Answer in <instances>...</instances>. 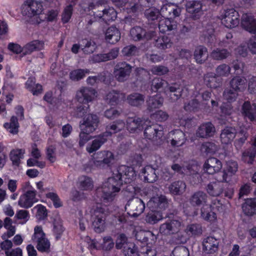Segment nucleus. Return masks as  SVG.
I'll return each instance as SVG.
<instances>
[{
	"mask_svg": "<svg viewBox=\"0 0 256 256\" xmlns=\"http://www.w3.org/2000/svg\"><path fill=\"white\" fill-rule=\"evenodd\" d=\"M186 10L190 14V17L194 20L200 18L202 14V4L200 1L192 0L186 2Z\"/></svg>",
	"mask_w": 256,
	"mask_h": 256,
	"instance_id": "nucleus-14",
	"label": "nucleus"
},
{
	"mask_svg": "<svg viewBox=\"0 0 256 256\" xmlns=\"http://www.w3.org/2000/svg\"><path fill=\"white\" fill-rule=\"evenodd\" d=\"M107 140L106 137L103 134L99 135L92 141V144L86 147V150L89 153H92L98 150Z\"/></svg>",
	"mask_w": 256,
	"mask_h": 256,
	"instance_id": "nucleus-39",
	"label": "nucleus"
},
{
	"mask_svg": "<svg viewBox=\"0 0 256 256\" xmlns=\"http://www.w3.org/2000/svg\"><path fill=\"white\" fill-rule=\"evenodd\" d=\"M124 94L118 91L112 90L109 92L106 96L105 100L107 103L110 105L116 104L120 98H124Z\"/></svg>",
	"mask_w": 256,
	"mask_h": 256,
	"instance_id": "nucleus-50",
	"label": "nucleus"
},
{
	"mask_svg": "<svg viewBox=\"0 0 256 256\" xmlns=\"http://www.w3.org/2000/svg\"><path fill=\"white\" fill-rule=\"evenodd\" d=\"M242 209L245 215L249 216L256 214V198H248L242 204Z\"/></svg>",
	"mask_w": 256,
	"mask_h": 256,
	"instance_id": "nucleus-36",
	"label": "nucleus"
},
{
	"mask_svg": "<svg viewBox=\"0 0 256 256\" xmlns=\"http://www.w3.org/2000/svg\"><path fill=\"white\" fill-rule=\"evenodd\" d=\"M99 123L100 119L96 114H89L83 118L80 126L85 132H94L97 129Z\"/></svg>",
	"mask_w": 256,
	"mask_h": 256,
	"instance_id": "nucleus-9",
	"label": "nucleus"
},
{
	"mask_svg": "<svg viewBox=\"0 0 256 256\" xmlns=\"http://www.w3.org/2000/svg\"><path fill=\"white\" fill-rule=\"evenodd\" d=\"M163 218L162 212L158 210H150L148 212L145 217L146 222L154 224Z\"/></svg>",
	"mask_w": 256,
	"mask_h": 256,
	"instance_id": "nucleus-45",
	"label": "nucleus"
},
{
	"mask_svg": "<svg viewBox=\"0 0 256 256\" xmlns=\"http://www.w3.org/2000/svg\"><path fill=\"white\" fill-rule=\"evenodd\" d=\"M164 102L163 98L159 94H156L148 98L146 101L147 110L152 112L156 108H158L162 106Z\"/></svg>",
	"mask_w": 256,
	"mask_h": 256,
	"instance_id": "nucleus-28",
	"label": "nucleus"
},
{
	"mask_svg": "<svg viewBox=\"0 0 256 256\" xmlns=\"http://www.w3.org/2000/svg\"><path fill=\"white\" fill-rule=\"evenodd\" d=\"M230 54V52L227 49L216 48L212 51L210 56L214 60H222L229 57Z\"/></svg>",
	"mask_w": 256,
	"mask_h": 256,
	"instance_id": "nucleus-48",
	"label": "nucleus"
},
{
	"mask_svg": "<svg viewBox=\"0 0 256 256\" xmlns=\"http://www.w3.org/2000/svg\"><path fill=\"white\" fill-rule=\"evenodd\" d=\"M82 42L84 45H81L82 46H83L82 49L85 54H90L95 50L96 46L94 42L84 40Z\"/></svg>",
	"mask_w": 256,
	"mask_h": 256,
	"instance_id": "nucleus-63",
	"label": "nucleus"
},
{
	"mask_svg": "<svg viewBox=\"0 0 256 256\" xmlns=\"http://www.w3.org/2000/svg\"><path fill=\"white\" fill-rule=\"evenodd\" d=\"M122 252L125 256H138L139 252L134 242H128L122 250Z\"/></svg>",
	"mask_w": 256,
	"mask_h": 256,
	"instance_id": "nucleus-62",
	"label": "nucleus"
},
{
	"mask_svg": "<svg viewBox=\"0 0 256 256\" xmlns=\"http://www.w3.org/2000/svg\"><path fill=\"white\" fill-rule=\"evenodd\" d=\"M239 92L229 86L224 89L223 92V96L225 100L231 102L236 100L239 95Z\"/></svg>",
	"mask_w": 256,
	"mask_h": 256,
	"instance_id": "nucleus-56",
	"label": "nucleus"
},
{
	"mask_svg": "<svg viewBox=\"0 0 256 256\" xmlns=\"http://www.w3.org/2000/svg\"><path fill=\"white\" fill-rule=\"evenodd\" d=\"M98 156L94 161L95 165L97 166H104L105 165L110 166L114 161V154L109 151H103L98 154Z\"/></svg>",
	"mask_w": 256,
	"mask_h": 256,
	"instance_id": "nucleus-19",
	"label": "nucleus"
},
{
	"mask_svg": "<svg viewBox=\"0 0 256 256\" xmlns=\"http://www.w3.org/2000/svg\"><path fill=\"white\" fill-rule=\"evenodd\" d=\"M230 66L225 64H222L218 66L216 69V74L218 77L228 76L230 72Z\"/></svg>",
	"mask_w": 256,
	"mask_h": 256,
	"instance_id": "nucleus-64",
	"label": "nucleus"
},
{
	"mask_svg": "<svg viewBox=\"0 0 256 256\" xmlns=\"http://www.w3.org/2000/svg\"><path fill=\"white\" fill-rule=\"evenodd\" d=\"M35 78H30L26 83L27 88L31 91L34 95H38L42 92V86L40 84H36Z\"/></svg>",
	"mask_w": 256,
	"mask_h": 256,
	"instance_id": "nucleus-53",
	"label": "nucleus"
},
{
	"mask_svg": "<svg viewBox=\"0 0 256 256\" xmlns=\"http://www.w3.org/2000/svg\"><path fill=\"white\" fill-rule=\"evenodd\" d=\"M24 153V150L22 149L12 150L10 152V158L14 164L18 166L20 162V160L22 158Z\"/></svg>",
	"mask_w": 256,
	"mask_h": 256,
	"instance_id": "nucleus-60",
	"label": "nucleus"
},
{
	"mask_svg": "<svg viewBox=\"0 0 256 256\" xmlns=\"http://www.w3.org/2000/svg\"><path fill=\"white\" fill-rule=\"evenodd\" d=\"M136 177L133 168L121 166L116 173L108 178L101 186L96 190L95 200L98 202L103 203L104 206H97L92 212V226L97 233L104 231L106 228V218L110 214L108 208L109 204L114 200L116 192H118L123 184H130Z\"/></svg>",
	"mask_w": 256,
	"mask_h": 256,
	"instance_id": "nucleus-1",
	"label": "nucleus"
},
{
	"mask_svg": "<svg viewBox=\"0 0 256 256\" xmlns=\"http://www.w3.org/2000/svg\"><path fill=\"white\" fill-rule=\"evenodd\" d=\"M181 8L173 4H166L162 6L160 11L161 16L168 17L172 19L178 16L181 12Z\"/></svg>",
	"mask_w": 256,
	"mask_h": 256,
	"instance_id": "nucleus-22",
	"label": "nucleus"
},
{
	"mask_svg": "<svg viewBox=\"0 0 256 256\" xmlns=\"http://www.w3.org/2000/svg\"><path fill=\"white\" fill-rule=\"evenodd\" d=\"M119 54V49L115 48L112 49L108 53L98 54L96 56V60L98 62H106L115 59Z\"/></svg>",
	"mask_w": 256,
	"mask_h": 256,
	"instance_id": "nucleus-49",
	"label": "nucleus"
},
{
	"mask_svg": "<svg viewBox=\"0 0 256 256\" xmlns=\"http://www.w3.org/2000/svg\"><path fill=\"white\" fill-rule=\"evenodd\" d=\"M12 220L9 217L6 218L4 220L3 225L8 231L2 236V240L10 238L13 236L16 232V226H12Z\"/></svg>",
	"mask_w": 256,
	"mask_h": 256,
	"instance_id": "nucleus-43",
	"label": "nucleus"
},
{
	"mask_svg": "<svg viewBox=\"0 0 256 256\" xmlns=\"http://www.w3.org/2000/svg\"><path fill=\"white\" fill-rule=\"evenodd\" d=\"M130 34L134 40L138 42L152 40L156 36V32L152 30H146L140 26H136L131 28Z\"/></svg>",
	"mask_w": 256,
	"mask_h": 256,
	"instance_id": "nucleus-6",
	"label": "nucleus"
},
{
	"mask_svg": "<svg viewBox=\"0 0 256 256\" xmlns=\"http://www.w3.org/2000/svg\"><path fill=\"white\" fill-rule=\"evenodd\" d=\"M42 10V4L34 0H27L22 6V14L29 17L40 14Z\"/></svg>",
	"mask_w": 256,
	"mask_h": 256,
	"instance_id": "nucleus-8",
	"label": "nucleus"
},
{
	"mask_svg": "<svg viewBox=\"0 0 256 256\" xmlns=\"http://www.w3.org/2000/svg\"><path fill=\"white\" fill-rule=\"evenodd\" d=\"M237 131L234 127L226 126L221 131L220 138L222 142L228 144L232 142L236 136Z\"/></svg>",
	"mask_w": 256,
	"mask_h": 256,
	"instance_id": "nucleus-23",
	"label": "nucleus"
},
{
	"mask_svg": "<svg viewBox=\"0 0 256 256\" xmlns=\"http://www.w3.org/2000/svg\"><path fill=\"white\" fill-rule=\"evenodd\" d=\"M160 16V10L154 6H150L144 12V16L148 21L154 22L158 20Z\"/></svg>",
	"mask_w": 256,
	"mask_h": 256,
	"instance_id": "nucleus-44",
	"label": "nucleus"
},
{
	"mask_svg": "<svg viewBox=\"0 0 256 256\" xmlns=\"http://www.w3.org/2000/svg\"><path fill=\"white\" fill-rule=\"evenodd\" d=\"M4 127L8 130V132L13 134H16L18 132L19 124L18 118L16 116H12L10 120V122H6L4 124Z\"/></svg>",
	"mask_w": 256,
	"mask_h": 256,
	"instance_id": "nucleus-55",
	"label": "nucleus"
},
{
	"mask_svg": "<svg viewBox=\"0 0 256 256\" xmlns=\"http://www.w3.org/2000/svg\"><path fill=\"white\" fill-rule=\"evenodd\" d=\"M133 66L126 62H120L116 64L114 68V76L120 82H124L130 76Z\"/></svg>",
	"mask_w": 256,
	"mask_h": 256,
	"instance_id": "nucleus-5",
	"label": "nucleus"
},
{
	"mask_svg": "<svg viewBox=\"0 0 256 256\" xmlns=\"http://www.w3.org/2000/svg\"><path fill=\"white\" fill-rule=\"evenodd\" d=\"M154 44L158 49L163 50L170 48L172 45V42L168 36L164 35L154 39Z\"/></svg>",
	"mask_w": 256,
	"mask_h": 256,
	"instance_id": "nucleus-30",
	"label": "nucleus"
},
{
	"mask_svg": "<svg viewBox=\"0 0 256 256\" xmlns=\"http://www.w3.org/2000/svg\"><path fill=\"white\" fill-rule=\"evenodd\" d=\"M96 16L100 18H102L106 22H108L115 20L117 12L114 8L108 7L100 10V13L96 14Z\"/></svg>",
	"mask_w": 256,
	"mask_h": 256,
	"instance_id": "nucleus-31",
	"label": "nucleus"
},
{
	"mask_svg": "<svg viewBox=\"0 0 256 256\" xmlns=\"http://www.w3.org/2000/svg\"><path fill=\"white\" fill-rule=\"evenodd\" d=\"M159 171L158 166H154L152 165L146 166L142 170L144 175V180L148 182H154L159 178Z\"/></svg>",
	"mask_w": 256,
	"mask_h": 256,
	"instance_id": "nucleus-17",
	"label": "nucleus"
},
{
	"mask_svg": "<svg viewBox=\"0 0 256 256\" xmlns=\"http://www.w3.org/2000/svg\"><path fill=\"white\" fill-rule=\"evenodd\" d=\"M96 92L92 88H82L76 92L77 100L82 104H87L92 102L96 96Z\"/></svg>",
	"mask_w": 256,
	"mask_h": 256,
	"instance_id": "nucleus-13",
	"label": "nucleus"
},
{
	"mask_svg": "<svg viewBox=\"0 0 256 256\" xmlns=\"http://www.w3.org/2000/svg\"><path fill=\"white\" fill-rule=\"evenodd\" d=\"M168 82L160 78H154L151 81V90L154 92L164 90L168 86Z\"/></svg>",
	"mask_w": 256,
	"mask_h": 256,
	"instance_id": "nucleus-47",
	"label": "nucleus"
},
{
	"mask_svg": "<svg viewBox=\"0 0 256 256\" xmlns=\"http://www.w3.org/2000/svg\"><path fill=\"white\" fill-rule=\"evenodd\" d=\"M222 22L228 28H232L238 26L240 22L238 12L234 8L224 10Z\"/></svg>",
	"mask_w": 256,
	"mask_h": 256,
	"instance_id": "nucleus-10",
	"label": "nucleus"
},
{
	"mask_svg": "<svg viewBox=\"0 0 256 256\" xmlns=\"http://www.w3.org/2000/svg\"><path fill=\"white\" fill-rule=\"evenodd\" d=\"M36 193L35 190H28L20 197L18 202V205L26 208L31 207L38 200L36 197Z\"/></svg>",
	"mask_w": 256,
	"mask_h": 256,
	"instance_id": "nucleus-15",
	"label": "nucleus"
},
{
	"mask_svg": "<svg viewBox=\"0 0 256 256\" xmlns=\"http://www.w3.org/2000/svg\"><path fill=\"white\" fill-rule=\"evenodd\" d=\"M164 92H166L169 100L171 102H175L182 96L184 87L181 84L176 82L170 85L168 84Z\"/></svg>",
	"mask_w": 256,
	"mask_h": 256,
	"instance_id": "nucleus-12",
	"label": "nucleus"
},
{
	"mask_svg": "<svg viewBox=\"0 0 256 256\" xmlns=\"http://www.w3.org/2000/svg\"><path fill=\"white\" fill-rule=\"evenodd\" d=\"M246 79L242 76H234L228 82V86L238 92H242L246 88Z\"/></svg>",
	"mask_w": 256,
	"mask_h": 256,
	"instance_id": "nucleus-26",
	"label": "nucleus"
},
{
	"mask_svg": "<svg viewBox=\"0 0 256 256\" xmlns=\"http://www.w3.org/2000/svg\"><path fill=\"white\" fill-rule=\"evenodd\" d=\"M138 48L132 44L124 46L122 50V56L125 57L134 56L138 55Z\"/></svg>",
	"mask_w": 256,
	"mask_h": 256,
	"instance_id": "nucleus-57",
	"label": "nucleus"
},
{
	"mask_svg": "<svg viewBox=\"0 0 256 256\" xmlns=\"http://www.w3.org/2000/svg\"><path fill=\"white\" fill-rule=\"evenodd\" d=\"M241 26L249 32L256 34V20L251 14H242L241 18Z\"/></svg>",
	"mask_w": 256,
	"mask_h": 256,
	"instance_id": "nucleus-20",
	"label": "nucleus"
},
{
	"mask_svg": "<svg viewBox=\"0 0 256 256\" xmlns=\"http://www.w3.org/2000/svg\"><path fill=\"white\" fill-rule=\"evenodd\" d=\"M206 107L210 108L207 102H204V105H202L198 100L195 98L190 100L184 106V110L189 112H198L201 109H206Z\"/></svg>",
	"mask_w": 256,
	"mask_h": 256,
	"instance_id": "nucleus-40",
	"label": "nucleus"
},
{
	"mask_svg": "<svg viewBox=\"0 0 256 256\" xmlns=\"http://www.w3.org/2000/svg\"><path fill=\"white\" fill-rule=\"evenodd\" d=\"M201 216L204 220L212 222L216 220V214L211 210L210 207L206 204L200 208Z\"/></svg>",
	"mask_w": 256,
	"mask_h": 256,
	"instance_id": "nucleus-52",
	"label": "nucleus"
},
{
	"mask_svg": "<svg viewBox=\"0 0 256 256\" xmlns=\"http://www.w3.org/2000/svg\"><path fill=\"white\" fill-rule=\"evenodd\" d=\"M203 166L208 174H213L220 171L222 168V163L218 158L211 157L206 161Z\"/></svg>",
	"mask_w": 256,
	"mask_h": 256,
	"instance_id": "nucleus-16",
	"label": "nucleus"
},
{
	"mask_svg": "<svg viewBox=\"0 0 256 256\" xmlns=\"http://www.w3.org/2000/svg\"><path fill=\"white\" fill-rule=\"evenodd\" d=\"M144 96L138 92H133L127 96L128 103L132 106L140 108L144 104Z\"/></svg>",
	"mask_w": 256,
	"mask_h": 256,
	"instance_id": "nucleus-35",
	"label": "nucleus"
},
{
	"mask_svg": "<svg viewBox=\"0 0 256 256\" xmlns=\"http://www.w3.org/2000/svg\"><path fill=\"white\" fill-rule=\"evenodd\" d=\"M89 70H88L78 69L72 71L70 73V78L74 81H78L84 78L86 74H88Z\"/></svg>",
	"mask_w": 256,
	"mask_h": 256,
	"instance_id": "nucleus-61",
	"label": "nucleus"
},
{
	"mask_svg": "<svg viewBox=\"0 0 256 256\" xmlns=\"http://www.w3.org/2000/svg\"><path fill=\"white\" fill-rule=\"evenodd\" d=\"M194 56L198 64H204L208 56V48L204 46H196L194 51Z\"/></svg>",
	"mask_w": 256,
	"mask_h": 256,
	"instance_id": "nucleus-29",
	"label": "nucleus"
},
{
	"mask_svg": "<svg viewBox=\"0 0 256 256\" xmlns=\"http://www.w3.org/2000/svg\"><path fill=\"white\" fill-rule=\"evenodd\" d=\"M218 150V146L214 142H204L200 147L201 152L206 154H214Z\"/></svg>",
	"mask_w": 256,
	"mask_h": 256,
	"instance_id": "nucleus-59",
	"label": "nucleus"
},
{
	"mask_svg": "<svg viewBox=\"0 0 256 256\" xmlns=\"http://www.w3.org/2000/svg\"><path fill=\"white\" fill-rule=\"evenodd\" d=\"M170 139V144L173 146H180L186 141L184 133L181 130H175L169 134Z\"/></svg>",
	"mask_w": 256,
	"mask_h": 256,
	"instance_id": "nucleus-25",
	"label": "nucleus"
},
{
	"mask_svg": "<svg viewBox=\"0 0 256 256\" xmlns=\"http://www.w3.org/2000/svg\"><path fill=\"white\" fill-rule=\"evenodd\" d=\"M242 114L244 118L256 123V105L251 104L248 101L245 102L242 106Z\"/></svg>",
	"mask_w": 256,
	"mask_h": 256,
	"instance_id": "nucleus-21",
	"label": "nucleus"
},
{
	"mask_svg": "<svg viewBox=\"0 0 256 256\" xmlns=\"http://www.w3.org/2000/svg\"><path fill=\"white\" fill-rule=\"evenodd\" d=\"M256 156V149L250 146L245 150L242 154V160L245 163L252 164Z\"/></svg>",
	"mask_w": 256,
	"mask_h": 256,
	"instance_id": "nucleus-46",
	"label": "nucleus"
},
{
	"mask_svg": "<svg viewBox=\"0 0 256 256\" xmlns=\"http://www.w3.org/2000/svg\"><path fill=\"white\" fill-rule=\"evenodd\" d=\"M106 40L111 44L117 42L120 38V33L114 26L108 28L105 33Z\"/></svg>",
	"mask_w": 256,
	"mask_h": 256,
	"instance_id": "nucleus-33",
	"label": "nucleus"
},
{
	"mask_svg": "<svg viewBox=\"0 0 256 256\" xmlns=\"http://www.w3.org/2000/svg\"><path fill=\"white\" fill-rule=\"evenodd\" d=\"M125 126L124 122L121 120H116L110 124L106 126V131L103 134L106 136H111L121 131Z\"/></svg>",
	"mask_w": 256,
	"mask_h": 256,
	"instance_id": "nucleus-32",
	"label": "nucleus"
},
{
	"mask_svg": "<svg viewBox=\"0 0 256 256\" xmlns=\"http://www.w3.org/2000/svg\"><path fill=\"white\" fill-rule=\"evenodd\" d=\"M32 240H36V248L38 251L46 252H50V243L45 238V234L42 232V227L38 226L35 227Z\"/></svg>",
	"mask_w": 256,
	"mask_h": 256,
	"instance_id": "nucleus-7",
	"label": "nucleus"
},
{
	"mask_svg": "<svg viewBox=\"0 0 256 256\" xmlns=\"http://www.w3.org/2000/svg\"><path fill=\"white\" fill-rule=\"evenodd\" d=\"M181 226L182 222L179 218L169 216L168 219L160 226L159 232L162 235L171 236L177 234Z\"/></svg>",
	"mask_w": 256,
	"mask_h": 256,
	"instance_id": "nucleus-2",
	"label": "nucleus"
},
{
	"mask_svg": "<svg viewBox=\"0 0 256 256\" xmlns=\"http://www.w3.org/2000/svg\"><path fill=\"white\" fill-rule=\"evenodd\" d=\"M185 232L188 235L198 236L202 233V228L199 224H190L187 226Z\"/></svg>",
	"mask_w": 256,
	"mask_h": 256,
	"instance_id": "nucleus-58",
	"label": "nucleus"
},
{
	"mask_svg": "<svg viewBox=\"0 0 256 256\" xmlns=\"http://www.w3.org/2000/svg\"><path fill=\"white\" fill-rule=\"evenodd\" d=\"M153 203L154 206L160 210H164L168 206V201L165 196L160 195L155 198L152 200L150 202V204Z\"/></svg>",
	"mask_w": 256,
	"mask_h": 256,
	"instance_id": "nucleus-54",
	"label": "nucleus"
},
{
	"mask_svg": "<svg viewBox=\"0 0 256 256\" xmlns=\"http://www.w3.org/2000/svg\"><path fill=\"white\" fill-rule=\"evenodd\" d=\"M144 122L137 116L128 117L126 120V128L131 132L136 130H142L144 128Z\"/></svg>",
	"mask_w": 256,
	"mask_h": 256,
	"instance_id": "nucleus-24",
	"label": "nucleus"
},
{
	"mask_svg": "<svg viewBox=\"0 0 256 256\" xmlns=\"http://www.w3.org/2000/svg\"><path fill=\"white\" fill-rule=\"evenodd\" d=\"M207 194L202 190H198L193 193L189 198L190 204L194 207L206 205L208 202Z\"/></svg>",
	"mask_w": 256,
	"mask_h": 256,
	"instance_id": "nucleus-18",
	"label": "nucleus"
},
{
	"mask_svg": "<svg viewBox=\"0 0 256 256\" xmlns=\"http://www.w3.org/2000/svg\"><path fill=\"white\" fill-rule=\"evenodd\" d=\"M170 192L174 195H180L186 190V184L182 180H178L172 182L168 186Z\"/></svg>",
	"mask_w": 256,
	"mask_h": 256,
	"instance_id": "nucleus-42",
	"label": "nucleus"
},
{
	"mask_svg": "<svg viewBox=\"0 0 256 256\" xmlns=\"http://www.w3.org/2000/svg\"><path fill=\"white\" fill-rule=\"evenodd\" d=\"M44 45V43L42 41L32 40L26 44L22 48V54H29L34 50H40L43 48Z\"/></svg>",
	"mask_w": 256,
	"mask_h": 256,
	"instance_id": "nucleus-34",
	"label": "nucleus"
},
{
	"mask_svg": "<svg viewBox=\"0 0 256 256\" xmlns=\"http://www.w3.org/2000/svg\"><path fill=\"white\" fill-rule=\"evenodd\" d=\"M216 132V128L210 122L202 124L198 128L196 136L199 138L208 139L213 137Z\"/></svg>",
	"mask_w": 256,
	"mask_h": 256,
	"instance_id": "nucleus-11",
	"label": "nucleus"
},
{
	"mask_svg": "<svg viewBox=\"0 0 256 256\" xmlns=\"http://www.w3.org/2000/svg\"><path fill=\"white\" fill-rule=\"evenodd\" d=\"M203 250L208 254H212L218 251V242L212 236H208L202 242Z\"/></svg>",
	"mask_w": 256,
	"mask_h": 256,
	"instance_id": "nucleus-27",
	"label": "nucleus"
},
{
	"mask_svg": "<svg viewBox=\"0 0 256 256\" xmlns=\"http://www.w3.org/2000/svg\"><path fill=\"white\" fill-rule=\"evenodd\" d=\"M207 192L212 196H218L224 192V185L220 182H212L208 184Z\"/></svg>",
	"mask_w": 256,
	"mask_h": 256,
	"instance_id": "nucleus-38",
	"label": "nucleus"
},
{
	"mask_svg": "<svg viewBox=\"0 0 256 256\" xmlns=\"http://www.w3.org/2000/svg\"><path fill=\"white\" fill-rule=\"evenodd\" d=\"M176 22L170 18H164L159 21L158 28L162 33L172 30L176 29Z\"/></svg>",
	"mask_w": 256,
	"mask_h": 256,
	"instance_id": "nucleus-41",
	"label": "nucleus"
},
{
	"mask_svg": "<svg viewBox=\"0 0 256 256\" xmlns=\"http://www.w3.org/2000/svg\"><path fill=\"white\" fill-rule=\"evenodd\" d=\"M145 207L144 201L138 197L130 199L126 205V209L128 210V214L133 217L139 216L144 212Z\"/></svg>",
	"mask_w": 256,
	"mask_h": 256,
	"instance_id": "nucleus-4",
	"label": "nucleus"
},
{
	"mask_svg": "<svg viewBox=\"0 0 256 256\" xmlns=\"http://www.w3.org/2000/svg\"><path fill=\"white\" fill-rule=\"evenodd\" d=\"M237 138L234 142V145L237 150H240L247 140L248 134L246 129H241L236 134Z\"/></svg>",
	"mask_w": 256,
	"mask_h": 256,
	"instance_id": "nucleus-51",
	"label": "nucleus"
},
{
	"mask_svg": "<svg viewBox=\"0 0 256 256\" xmlns=\"http://www.w3.org/2000/svg\"><path fill=\"white\" fill-rule=\"evenodd\" d=\"M163 134L162 128L157 124L146 126L144 128L145 137L152 140L155 145L160 146L162 144Z\"/></svg>",
	"mask_w": 256,
	"mask_h": 256,
	"instance_id": "nucleus-3",
	"label": "nucleus"
},
{
	"mask_svg": "<svg viewBox=\"0 0 256 256\" xmlns=\"http://www.w3.org/2000/svg\"><path fill=\"white\" fill-rule=\"evenodd\" d=\"M204 82L208 87L216 88L221 86L222 79L216 74H208L204 76Z\"/></svg>",
	"mask_w": 256,
	"mask_h": 256,
	"instance_id": "nucleus-37",
	"label": "nucleus"
}]
</instances>
